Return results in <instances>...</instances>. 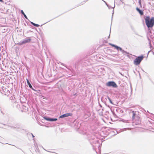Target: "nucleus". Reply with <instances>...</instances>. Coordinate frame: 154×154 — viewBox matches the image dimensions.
I'll use <instances>...</instances> for the list:
<instances>
[{"instance_id": "1", "label": "nucleus", "mask_w": 154, "mask_h": 154, "mask_svg": "<svg viewBox=\"0 0 154 154\" xmlns=\"http://www.w3.org/2000/svg\"><path fill=\"white\" fill-rule=\"evenodd\" d=\"M145 20L146 24L148 28H152L154 26V17L150 18L149 16H146Z\"/></svg>"}, {"instance_id": "2", "label": "nucleus", "mask_w": 154, "mask_h": 154, "mask_svg": "<svg viewBox=\"0 0 154 154\" xmlns=\"http://www.w3.org/2000/svg\"><path fill=\"white\" fill-rule=\"evenodd\" d=\"M144 56L143 55L137 57L134 61V64L135 65H138L140 64Z\"/></svg>"}, {"instance_id": "3", "label": "nucleus", "mask_w": 154, "mask_h": 154, "mask_svg": "<svg viewBox=\"0 0 154 154\" xmlns=\"http://www.w3.org/2000/svg\"><path fill=\"white\" fill-rule=\"evenodd\" d=\"M106 85L108 86H112L113 88L117 87L116 84L113 82H109L106 83Z\"/></svg>"}, {"instance_id": "4", "label": "nucleus", "mask_w": 154, "mask_h": 154, "mask_svg": "<svg viewBox=\"0 0 154 154\" xmlns=\"http://www.w3.org/2000/svg\"><path fill=\"white\" fill-rule=\"evenodd\" d=\"M72 115V113H67L64 114L63 115H62L61 116H60V118H63L64 117L71 116Z\"/></svg>"}, {"instance_id": "5", "label": "nucleus", "mask_w": 154, "mask_h": 154, "mask_svg": "<svg viewBox=\"0 0 154 154\" xmlns=\"http://www.w3.org/2000/svg\"><path fill=\"white\" fill-rule=\"evenodd\" d=\"M134 119H135V121L136 122V123L139 124L141 122V119L138 116H136Z\"/></svg>"}, {"instance_id": "6", "label": "nucleus", "mask_w": 154, "mask_h": 154, "mask_svg": "<svg viewBox=\"0 0 154 154\" xmlns=\"http://www.w3.org/2000/svg\"><path fill=\"white\" fill-rule=\"evenodd\" d=\"M109 45H111L112 47H115L116 49L118 50L119 49L120 50H121V48H120L117 46H116L111 43H109Z\"/></svg>"}, {"instance_id": "7", "label": "nucleus", "mask_w": 154, "mask_h": 154, "mask_svg": "<svg viewBox=\"0 0 154 154\" xmlns=\"http://www.w3.org/2000/svg\"><path fill=\"white\" fill-rule=\"evenodd\" d=\"M137 11L141 15H143V12L139 8H136Z\"/></svg>"}, {"instance_id": "8", "label": "nucleus", "mask_w": 154, "mask_h": 154, "mask_svg": "<svg viewBox=\"0 0 154 154\" xmlns=\"http://www.w3.org/2000/svg\"><path fill=\"white\" fill-rule=\"evenodd\" d=\"M45 119L48 121H56L57 120V119H47L46 118Z\"/></svg>"}, {"instance_id": "9", "label": "nucleus", "mask_w": 154, "mask_h": 154, "mask_svg": "<svg viewBox=\"0 0 154 154\" xmlns=\"http://www.w3.org/2000/svg\"><path fill=\"white\" fill-rule=\"evenodd\" d=\"M26 80H27V83L29 85V87L30 88H32V85H31V84H30L29 82V79H26Z\"/></svg>"}, {"instance_id": "10", "label": "nucleus", "mask_w": 154, "mask_h": 154, "mask_svg": "<svg viewBox=\"0 0 154 154\" xmlns=\"http://www.w3.org/2000/svg\"><path fill=\"white\" fill-rule=\"evenodd\" d=\"M31 23L32 24L33 26H36V27H39L40 26V25L38 24H36L35 23H33V22H31Z\"/></svg>"}, {"instance_id": "11", "label": "nucleus", "mask_w": 154, "mask_h": 154, "mask_svg": "<svg viewBox=\"0 0 154 154\" xmlns=\"http://www.w3.org/2000/svg\"><path fill=\"white\" fill-rule=\"evenodd\" d=\"M30 40H31V39H27V40H25V41H24L23 43H27V42H30Z\"/></svg>"}, {"instance_id": "12", "label": "nucleus", "mask_w": 154, "mask_h": 154, "mask_svg": "<svg viewBox=\"0 0 154 154\" xmlns=\"http://www.w3.org/2000/svg\"><path fill=\"white\" fill-rule=\"evenodd\" d=\"M21 12L22 13V14L24 16V17H25V18H26V19H27V16H26V15H25V14H24V12H23V10H21Z\"/></svg>"}, {"instance_id": "13", "label": "nucleus", "mask_w": 154, "mask_h": 154, "mask_svg": "<svg viewBox=\"0 0 154 154\" xmlns=\"http://www.w3.org/2000/svg\"><path fill=\"white\" fill-rule=\"evenodd\" d=\"M135 113L133 112V116H132V118L133 119H134L135 117Z\"/></svg>"}, {"instance_id": "14", "label": "nucleus", "mask_w": 154, "mask_h": 154, "mask_svg": "<svg viewBox=\"0 0 154 154\" xmlns=\"http://www.w3.org/2000/svg\"><path fill=\"white\" fill-rule=\"evenodd\" d=\"M138 2H139V4L140 6L141 7H142V4H141V0H139Z\"/></svg>"}, {"instance_id": "15", "label": "nucleus", "mask_w": 154, "mask_h": 154, "mask_svg": "<svg viewBox=\"0 0 154 154\" xmlns=\"http://www.w3.org/2000/svg\"><path fill=\"white\" fill-rule=\"evenodd\" d=\"M108 99L109 100V101L111 103H112V101H111V100L110 99V98L109 97L108 98Z\"/></svg>"}, {"instance_id": "16", "label": "nucleus", "mask_w": 154, "mask_h": 154, "mask_svg": "<svg viewBox=\"0 0 154 154\" xmlns=\"http://www.w3.org/2000/svg\"><path fill=\"white\" fill-rule=\"evenodd\" d=\"M0 2H3V1L2 0H0Z\"/></svg>"}]
</instances>
